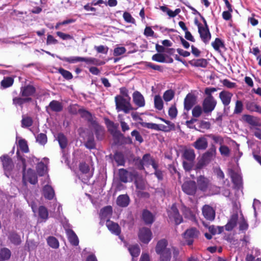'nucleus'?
<instances>
[{
	"label": "nucleus",
	"instance_id": "obj_1",
	"mask_svg": "<svg viewBox=\"0 0 261 261\" xmlns=\"http://www.w3.org/2000/svg\"><path fill=\"white\" fill-rule=\"evenodd\" d=\"M155 252L160 255V261H170L172 253L174 257L178 255V250L175 247L168 245L165 240L159 241L155 247Z\"/></svg>",
	"mask_w": 261,
	"mask_h": 261
},
{
	"label": "nucleus",
	"instance_id": "obj_2",
	"mask_svg": "<svg viewBox=\"0 0 261 261\" xmlns=\"http://www.w3.org/2000/svg\"><path fill=\"white\" fill-rule=\"evenodd\" d=\"M216 147L212 145L211 148L204 153L201 159L197 162L196 167L197 169H201L208 164L216 156Z\"/></svg>",
	"mask_w": 261,
	"mask_h": 261
},
{
	"label": "nucleus",
	"instance_id": "obj_3",
	"mask_svg": "<svg viewBox=\"0 0 261 261\" xmlns=\"http://www.w3.org/2000/svg\"><path fill=\"white\" fill-rule=\"evenodd\" d=\"M130 97L124 98L121 95H117L115 97L116 109L118 112L123 111L125 113H128L133 110V107L130 102Z\"/></svg>",
	"mask_w": 261,
	"mask_h": 261
},
{
	"label": "nucleus",
	"instance_id": "obj_4",
	"mask_svg": "<svg viewBox=\"0 0 261 261\" xmlns=\"http://www.w3.org/2000/svg\"><path fill=\"white\" fill-rule=\"evenodd\" d=\"M217 101L213 96L206 97L202 103V108L205 113H211L215 108Z\"/></svg>",
	"mask_w": 261,
	"mask_h": 261
},
{
	"label": "nucleus",
	"instance_id": "obj_5",
	"mask_svg": "<svg viewBox=\"0 0 261 261\" xmlns=\"http://www.w3.org/2000/svg\"><path fill=\"white\" fill-rule=\"evenodd\" d=\"M197 187L202 191H206L212 186L211 180L204 175H200L197 178Z\"/></svg>",
	"mask_w": 261,
	"mask_h": 261
},
{
	"label": "nucleus",
	"instance_id": "obj_6",
	"mask_svg": "<svg viewBox=\"0 0 261 261\" xmlns=\"http://www.w3.org/2000/svg\"><path fill=\"white\" fill-rule=\"evenodd\" d=\"M199 231L194 228H191L187 230V231L183 234L184 238L189 245L193 244V240L198 237Z\"/></svg>",
	"mask_w": 261,
	"mask_h": 261
},
{
	"label": "nucleus",
	"instance_id": "obj_7",
	"mask_svg": "<svg viewBox=\"0 0 261 261\" xmlns=\"http://www.w3.org/2000/svg\"><path fill=\"white\" fill-rule=\"evenodd\" d=\"M168 216L171 220H173L176 224H179L182 221V218L180 215L175 204H172L168 211Z\"/></svg>",
	"mask_w": 261,
	"mask_h": 261
},
{
	"label": "nucleus",
	"instance_id": "obj_8",
	"mask_svg": "<svg viewBox=\"0 0 261 261\" xmlns=\"http://www.w3.org/2000/svg\"><path fill=\"white\" fill-rule=\"evenodd\" d=\"M60 59L63 61L70 63H75L77 62H85L88 64H93L95 60V59L91 58H83L80 57H63L60 58Z\"/></svg>",
	"mask_w": 261,
	"mask_h": 261
},
{
	"label": "nucleus",
	"instance_id": "obj_9",
	"mask_svg": "<svg viewBox=\"0 0 261 261\" xmlns=\"http://www.w3.org/2000/svg\"><path fill=\"white\" fill-rule=\"evenodd\" d=\"M138 237L141 242L148 243L151 239L152 233L149 228L143 227L140 229Z\"/></svg>",
	"mask_w": 261,
	"mask_h": 261
},
{
	"label": "nucleus",
	"instance_id": "obj_10",
	"mask_svg": "<svg viewBox=\"0 0 261 261\" xmlns=\"http://www.w3.org/2000/svg\"><path fill=\"white\" fill-rule=\"evenodd\" d=\"M152 165L153 169H156L158 167V165L155 162L153 159L150 156L149 154H145L143 156L142 160L140 162V169H143V167L148 166Z\"/></svg>",
	"mask_w": 261,
	"mask_h": 261
},
{
	"label": "nucleus",
	"instance_id": "obj_11",
	"mask_svg": "<svg viewBox=\"0 0 261 261\" xmlns=\"http://www.w3.org/2000/svg\"><path fill=\"white\" fill-rule=\"evenodd\" d=\"M183 191L188 195H194L197 190V186L194 181H188L184 182L182 185Z\"/></svg>",
	"mask_w": 261,
	"mask_h": 261
},
{
	"label": "nucleus",
	"instance_id": "obj_12",
	"mask_svg": "<svg viewBox=\"0 0 261 261\" xmlns=\"http://www.w3.org/2000/svg\"><path fill=\"white\" fill-rule=\"evenodd\" d=\"M27 181L33 185L36 184L38 181L36 175L34 171L31 169H28L27 172H24L23 174V183L26 184Z\"/></svg>",
	"mask_w": 261,
	"mask_h": 261
},
{
	"label": "nucleus",
	"instance_id": "obj_13",
	"mask_svg": "<svg viewBox=\"0 0 261 261\" xmlns=\"http://www.w3.org/2000/svg\"><path fill=\"white\" fill-rule=\"evenodd\" d=\"M198 32L202 40L205 43H207L211 39V35L209 31L208 27H204L201 24L198 25Z\"/></svg>",
	"mask_w": 261,
	"mask_h": 261
},
{
	"label": "nucleus",
	"instance_id": "obj_14",
	"mask_svg": "<svg viewBox=\"0 0 261 261\" xmlns=\"http://www.w3.org/2000/svg\"><path fill=\"white\" fill-rule=\"evenodd\" d=\"M192 146L197 150H204L208 146L207 140L204 137H199L193 143Z\"/></svg>",
	"mask_w": 261,
	"mask_h": 261
},
{
	"label": "nucleus",
	"instance_id": "obj_15",
	"mask_svg": "<svg viewBox=\"0 0 261 261\" xmlns=\"http://www.w3.org/2000/svg\"><path fill=\"white\" fill-rule=\"evenodd\" d=\"M202 214L204 218L210 221H212L215 217V212L212 207L205 205L202 207Z\"/></svg>",
	"mask_w": 261,
	"mask_h": 261
},
{
	"label": "nucleus",
	"instance_id": "obj_16",
	"mask_svg": "<svg viewBox=\"0 0 261 261\" xmlns=\"http://www.w3.org/2000/svg\"><path fill=\"white\" fill-rule=\"evenodd\" d=\"M243 120L253 126H260L261 121L257 117L250 115H244L242 116Z\"/></svg>",
	"mask_w": 261,
	"mask_h": 261
},
{
	"label": "nucleus",
	"instance_id": "obj_17",
	"mask_svg": "<svg viewBox=\"0 0 261 261\" xmlns=\"http://www.w3.org/2000/svg\"><path fill=\"white\" fill-rule=\"evenodd\" d=\"M232 96V93L224 90L219 93V98L224 106H227L230 104Z\"/></svg>",
	"mask_w": 261,
	"mask_h": 261
},
{
	"label": "nucleus",
	"instance_id": "obj_18",
	"mask_svg": "<svg viewBox=\"0 0 261 261\" xmlns=\"http://www.w3.org/2000/svg\"><path fill=\"white\" fill-rule=\"evenodd\" d=\"M196 103V97L192 94H188L184 100V108L187 111L190 110Z\"/></svg>",
	"mask_w": 261,
	"mask_h": 261
},
{
	"label": "nucleus",
	"instance_id": "obj_19",
	"mask_svg": "<svg viewBox=\"0 0 261 261\" xmlns=\"http://www.w3.org/2000/svg\"><path fill=\"white\" fill-rule=\"evenodd\" d=\"M229 175L230 176L232 181L234 185L239 188L242 183V179L241 175L232 169H230L229 170Z\"/></svg>",
	"mask_w": 261,
	"mask_h": 261
},
{
	"label": "nucleus",
	"instance_id": "obj_20",
	"mask_svg": "<svg viewBox=\"0 0 261 261\" xmlns=\"http://www.w3.org/2000/svg\"><path fill=\"white\" fill-rule=\"evenodd\" d=\"M238 217L239 216L237 212L234 213L232 214L229 220L225 226V228L226 230L230 231L237 225Z\"/></svg>",
	"mask_w": 261,
	"mask_h": 261
},
{
	"label": "nucleus",
	"instance_id": "obj_21",
	"mask_svg": "<svg viewBox=\"0 0 261 261\" xmlns=\"http://www.w3.org/2000/svg\"><path fill=\"white\" fill-rule=\"evenodd\" d=\"M133 101L139 107L145 106V99L143 96L138 91H135L133 94Z\"/></svg>",
	"mask_w": 261,
	"mask_h": 261
},
{
	"label": "nucleus",
	"instance_id": "obj_22",
	"mask_svg": "<svg viewBox=\"0 0 261 261\" xmlns=\"http://www.w3.org/2000/svg\"><path fill=\"white\" fill-rule=\"evenodd\" d=\"M106 226L109 230L113 233L116 235H119L120 233L121 229L119 225L114 222L107 220L106 222Z\"/></svg>",
	"mask_w": 261,
	"mask_h": 261
},
{
	"label": "nucleus",
	"instance_id": "obj_23",
	"mask_svg": "<svg viewBox=\"0 0 261 261\" xmlns=\"http://www.w3.org/2000/svg\"><path fill=\"white\" fill-rule=\"evenodd\" d=\"M36 91L34 87L32 85H28L21 88L20 93L22 96L29 97L32 96Z\"/></svg>",
	"mask_w": 261,
	"mask_h": 261
},
{
	"label": "nucleus",
	"instance_id": "obj_24",
	"mask_svg": "<svg viewBox=\"0 0 261 261\" xmlns=\"http://www.w3.org/2000/svg\"><path fill=\"white\" fill-rule=\"evenodd\" d=\"M119 176L121 181L127 182L132 180V174L124 169H120L119 170Z\"/></svg>",
	"mask_w": 261,
	"mask_h": 261
},
{
	"label": "nucleus",
	"instance_id": "obj_25",
	"mask_svg": "<svg viewBox=\"0 0 261 261\" xmlns=\"http://www.w3.org/2000/svg\"><path fill=\"white\" fill-rule=\"evenodd\" d=\"M66 232L70 243L74 246H77L79 241L78 238L74 232L70 229H66Z\"/></svg>",
	"mask_w": 261,
	"mask_h": 261
},
{
	"label": "nucleus",
	"instance_id": "obj_26",
	"mask_svg": "<svg viewBox=\"0 0 261 261\" xmlns=\"http://www.w3.org/2000/svg\"><path fill=\"white\" fill-rule=\"evenodd\" d=\"M43 194L45 198L49 200L52 199L55 196L54 189L49 185H46L44 187Z\"/></svg>",
	"mask_w": 261,
	"mask_h": 261
},
{
	"label": "nucleus",
	"instance_id": "obj_27",
	"mask_svg": "<svg viewBox=\"0 0 261 261\" xmlns=\"http://www.w3.org/2000/svg\"><path fill=\"white\" fill-rule=\"evenodd\" d=\"M142 219L146 224H151L154 221V216L148 210H144L142 213Z\"/></svg>",
	"mask_w": 261,
	"mask_h": 261
},
{
	"label": "nucleus",
	"instance_id": "obj_28",
	"mask_svg": "<svg viewBox=\"0 0 261 261\" xmlns=\"http://www.w3.org/2000/svg\"><path fill=\"white\" fill-rule=\"evenodd\" d=\"M129 202V198L126 195H121L118 197L117 199V204L121 207L127 206Z\"/></svg>",
	"mask_w": 261,
	"mask_h": 261
},
{
	"label": "nucleus",
	"instance_id": "obj_29",
	"mask_svg": "<svg viewBox=\"0 0 261 261\" xmlns=\"http://www.w3.org/2000/svg\"><path fill=\"white\" fill-rule=\"evenodd\" d=\"M183 156L189 161L193 162L195 159L196 154L193 149H186L184 151Z\"/></svg>",
	"mask_w": 261,
	"mask_h": 261
},
{
	"label": "nucleus",
	"instance_id": "obj_30",
	"mask_svg": "<svg viewBox=\"0 0 261 261\" xmlns=\"http://www.w3.org/2000/svg\"><path fill=\"white\" fill-rule=\"evenodd\" d=\"M11 255V251L7 248H3L0 250V261L8 260Z\"/></svg>",
	"mask_w": 261,
	"mask_h": 261
},
{
	"label": "nucleus",
	"instance_id": "obj_31",
	"mask_svg": "<svg viewBox=\"0 0 261 261\" xmlns=\"http://www.w3.org/2000/svg\"><path fill=\"white\" fill-rule=\"evenodd\" d=\"M1 159L5 170H9L12 168V161L8 156L4 155Z\"/></svg>",
	"mask_w": 261,
	"mask_h": 261
},
{
	"label": "nucleus",
	"instance_id": "obj_32",
	"mask_svg": "<svg viewBox=\"0 0 261 261\" xmlns=\"http://www.w3.org/2000/svg\"><path fill=\"white\" fill-rule=\"evenodd\" d=\"M49 107L52 111L55 112H60L63 109V107L61 103L56 100H53L51 101L49 103Z\"/></svg>",
	"mask_w": 261,
	"mask_h": 261
},
{
	"label": "nucleus",
	"instance_id": "obj_33",
	"mask_svg": "<svg viewBox=\"0 0 261 261\" xmlns=\"http://www.w3.org/2000/svg\"><path fill=\"white\" fill-rule=\"evenodd\" d=\"M57 140L62 149H64L66 147L67 145V140L66 137L63 134H59L57 137Z\"/></svg>",
	"mask_w": 261,
	"mask_h": 261
},
{
	"label": "nucleus",
	"instance_id": "obj_34",
	"mask_svg": "<svg viewBox=\"0 0 261 261\" xmlns=\"http://www.w3.org/2000/svg\"><path fill=\"white\" fill-rule=\"evenodd\" d=\"M48 245L51 248L57 249L59 247V243L58 240L54 237H49L47 239Z\"/></svg>",
	"mask_w": 261,
	"mask_h": 261
},
{
	"label": "nucleus",
	"instance_id": "obj_35",
	"mask_svg": "<svg viewBox=\"0 0 261 261\" xmlns=\"http://www.w3.org/2000/svg\"><path fill=\"white\" fill-rule=\"evenodd\" d=\"M112 207L111 206H107L101 210L100 215L102 218H106L112 215Z\"/></svg>",
	"mask_w": 261,
	"mask_h": 261
},
{
	"label": "nucleus",
	"instance_id": "obj_36",
	"mask_svg": "<svg viewBox=\"0 0 261 261\" xmlns=\"http://www.w3.org/2000/svg\"><path fill=\"white\" fill-rule=\"evenodd\" d=\"M36 170L39 176H43L46 173L47 167L44 163L41 162L37 164Z\"/></svg>",
	"mask_w": 261,
	"mask_h": 261
},
{
	"label": "nucleus",
	"instance_id": "obj_37",
	"mask_svg": "<svg viewBox=\"0 0 261 261\" xmlns=\"http://www.w3.org/2000/svg\"><path fill=\"white\" fill-rule=\"evenodd\" d=\"M154 107L158 110H161L163 108V101L162 97L159 95H155L154 98Z\"/></svg>",
	"mask_w": 261,
	"mask_h": 261
},
{
	"label": "nucleus",
	"instance_id": "obj_38",
	"mask_svg": "<svg viewBox=\"0 0 261 261\" xmlns=\"http://www.w3.org/2000/svg\"><path fill=\"white\" fill-rule=\"evenodd\" d=\"M128 250L133 257L138 256L140 252V249L138 245H134L129 247Z\"/></svg>",
	"mask_w": 261,
	"mask_h": 261
},
{
	"label": "nucleus",
	"instance_id": "obj_39",
	"mask_svg": "<svg viewBox=\"0 0 261 261\" xmlns=\"http://www.w3.org/2000/svg\"><path fill=\"white\" fill-rule=\"evenodd\" d=\"M9 239L12 243L16 245L20 244L21 242L20 237L15 233H11Z\"/></svg>",
	"mask_w": 261,
	"mask_h": 261
},
{
	"label": "nucleus",
	"instance_id": "obj_40",
	"mask_svg": "<svg viewBox=\"0 0 261 261\" xmlns=\"http://www.w3.org/2000/svg\"><path fill=\"white\" fill-rule=\"evenodd\" d=\"M206 136L211 138L215 143L219 144L220 145H221L224 142V139L221 136L208 134Z\"/></svg>",
	"mask_w": 261,
	"mask_h": 261
},
{
	"label": "nucleus",
	"instance_id": "obj_41",
	"mask_svg": "<svg viewBox=\"0 0 261 261\" xmlns=\"http://www.w3.org/2000/svg\"><path fill=\"white\" fill-rule=\"evenodd\" d=\"M14 82L13 79L11 77H7L1 82V86L4 88H7L11 86Z\"/></svg>",
	"mask_w": 261,
	"mask_h": 261
},
{
	"label": "nucleus",
	"instance_id": "obj_42",
	"mask_svg": "<svg viewBox=\"0 0 261 261\" xmlns=\"http://www.w3.org/2000/svg\"><path fill=\"white\" fill-rule=\"evenodd\" d=\"M39 215L41 219L46 220L48 216L47 208L44 206H40L39 207Z\"/></svg>",
	"mask_w": 261,
	"mask_h": 261
},
{
	"label": "nucleus",
	"instance_id": "obj_43",
	"mask_svg": "<svg viewBox=\"0 0 261 261\" xmlns=\"http://www.w3.org/2000/svg\"><path fill=\"white\" fill-rule=\"evenodd\" d=\"M85 146L89 149H93L95 148V144L94 142V137L92 134L88 136L87 141L85 144Z\"/></svg>",
	"mask_w": 261,
	"mask_h": 261
},
{
	"label": "nucleus",
	"instance_id": "obj_44",
	"mask_svg": "<svg viewBox=\"0 0 261 261\" xmlns=\"http://www.w3.org/2000/svg\"><path fill=\"white\" fill-rule=\"evenodd\" d=\"M32 101V98L30 97L20 98L15 97L13 98V102L14 105H21L24 102H29Z\"/></svg>",
	"mask_w": 261,
	"mask_h": 261
},
{
	"label": "nucleus",
	"instance_id": "obj_45",
	"mask_svg": "<svg viewBox=\"0 0 261 261\" xmlns=\"http://www.w3.org/2000/svg\"><path fill=\"white\" fill-rule=\"evenodd\" d=\"M207 65L206 60L204 59H199L194 61L193 65L196 67H206Z\"/></svg>",
	"mask_w": 261,
	"mask_h": 261
},
{
	"label": "nucleus",
	"instance_id": "obj_46",
	"mask_svg": "<svg viewBox=\"0 0 261 261\" xmlns=\"http://www.w3.org/2000/svg\"><path fill=\"white\" fill-rule=\"evenodd\" d=\"M33 120L30 117L23 116L21 120V126L23 127H27L32 125Z\"/></svg>",
	"mask_w": 261,
	"mask_h": 261
},
{
	"label": "nucleus",
	"instance_id": "obj_47",
	"mask_svg": "<svg viewBox=\"0 0 261 261\" xmlns=\"http://www.w3.org/2000/svg\"><path fill=\"white\" fill-rule=\"evenodd\" d=\"M174 96V92L172 90H168L165 91L163 95V98L166 101L171 100Z\"/></svg>",
	"mask_w": 261,
	"mask_h": 261
},
{
	"label": "nucleus",
	"instance_id": "obj_48",
	"mask_svg": "<svg viewBox=\"0 0 261 261\" xmlns=\"http://www.w3.org/2000/svg\"><path fill=\"white\" fill-rule=\"evenodd\" d=\"M243 110V104L241 100H237L235 104V108L233 113L239 114L241 113Z\"/></svg>",
	"mask_w": 261,
	"mask_h": 261
},
{
	"label": "nucleus",
	"instance_id": "obj_49",
	"mask_svg": "<svg viewBox=\"0 0 261 261\" xmlns=\"http://www.w3.org/2000/svg\"><path fill=\"white\" fill-rule=\"evenodd\" d=\"M200 106H195L192 110V115L194 117H199L202 113L203 110Z\"/></svg>",
	"mask_w": 261,
	"mask_h": 261
},
{
	"label": "nucleus",
	"instance_id": "obj_50",
	"mask_svg": "<svg viewBox=\"0 0 261 261\" xmlns=\"http://www.w3.org/2000/svg\"><path fill=\"white\" fill-rule=\"evenodd\" d=\"M181 211L182 212L183 214L185 215V217L188 218L189 219L193 218V214L191 211L188 207H187L185 205H182L181 207Z\"/></svg>",
	"mask_w": 261,
	"mask_h": 261
},
{
	"label": "nucleus",
	"instance_id": "obj_51",
	"mask_svg": "<svg viewBox=\"0 0 261 261\" xmlns=\"http://www.w3.org/2000/svg\"><path fill=\"white\" fill-rule=\"evenodd\" d=\"M115 161L118 165H123L124 163V160L122 154L121 153H116L114 156Z\"/></svg>",
	"mask_w": 261,
	"mask_h": 261
},
{
	"label": "nucleus",
	"instance_id": "obj_52",
	"mask_svg": "<svg viewBox=\"0 0 261 261\" xmlns=\"http://www.w3.org/2000/svg\"><path fill=\"white\" fill-rule=\"evenodd\" d=\"M18 145L20 149L24 152H28L29 151V148L27 143V141L24 139H20L18 141Z\"/></svg>",
	"mask_w": 261,
	"mask_h": 261
},
{
	"label": "nucleus",
	"instance_id": "obj_53",
	"mask_svg": "<svg viewBox=\"0 0 261 261\" xmlns=\"http://www.w3.org/2000/svg\"><path fill=\"white\" fill-rule=\"evenodd\" d=\"M36 141L40 144L44 145L47 142V137L45 134L40 133L36 137Z\"/></svg>",
	"mask_w": 261,
	"mask_h": 261
},
{
	"label": "nucleus",
	"instance_id": "obj_54",
	"mask_svg": "<svg viewBox=\"0 0 261 261\" xmlns=\"http://www.w3.org/2000/svg\"><path fill=\"white\" fill-rule=\"evenodd\" d=\"M212 45L216 50L218 51L221 47L224 46V44L222 41L219 38H217L215 39L214 42L212 43Z\"/></svg>",
	"mask_w": 261,
	"mask_h": 261
},
{
	"label": "nucleus",
	"instance_id": "obj_55",
	"mask_svg": "<svg viewBox=\"0 0 261 261\" xmlns=\"http://www.w3.org/2000/svg\"><path fill=\"white\" fill-rule=\"evenodd\" d=\"M152 59L153 61L164 63L165 62L166 59L165 56L161 54H156L152 57Z\"/></svg>",
	"mask_w": 261,
	"mask_h": 261
},
{
	"label": "nucleus",
	"instance_id": "obj_56",
	"mask_svg": "<svg viewBox=\"0 0 261 261\" xmlns=\"http://www.w3.org/2000/svg\"><path fill=\"white\" fill-rule=\"evenodd\" d=\"M118 125L114 123L112 121H109L108 122V128L109 130L112 134H115L117 132Z\"/></svg>",
	"mask_w": 261,
	"mask_h": 261
},
{
	"label": "nucleus",
	"instance_id": "obj_57",
	"mask_svg": "<svg viewBox=\"0 0 261 261\" xmlns=\"http://www.w3.org/2000/svg\"><path fill=\"white\" fill-rule=\"evenodd\" d=\"M79 113L80 114L82 117L85 118L88 121L91 120L92 116L89 112L85 110L81 109Z\"/></svg>",
	"mask_w": 261,
	"mask_h": 261
},
{
	"label": "nucleus",
	"instance_id": "obj_58",
	"mask_svg": "<svg viewBox=\"0 0 261 261\" xmlns=\"http://www.w3.org/2000/svg\"><path fill=\"white\" fill-rule=\"evenodd\" d=\"M59 72L67 80H70L72 78V75L69 71L61 68L59 69Z\"/></svg>",
	"mask_w": 261,
	"mask_h": 261
},
{
	"label": "nucleus",
	"instance_id": "obj_59",
	"mask_svg": "<svg viewBox=\"0 0 261 261\" xmlns=\"http://www.w3.org/2000/svg\"><path fill=\"white\" fill-rule=\"evenodd\" d=\"M81 109L76 105H71L68 107L69 112L72 114H76L78 112L80 113Z\"/></svg>",
	"mask_w": 261,
	"mask_h": 261
},
{
	"label": "nucleus",
	"instance_id": "obj_60",
	"mask_svg": "<svg viewBox=\"0 0 261 261\" xmlns=\"http://www.w3.org/2000/svg\"><path fill=\"white\" fill-rule=\"evenodd\" d=\"M219 151L222 155L228 156L230 153V150L229 148L225 145H220L219 148Z\"/></svg>",
	"mask_w": 261,
	"mask_h": 261
},
{
	"label": "nucleus",
	"instance_id": "obj_61",
	"mask_svg": "<svg viewBox=\"0 0 261 261\" xmlns=\"http://www.w3.org/2000/svg\"><path fill=\"white\" fill-rule=\"evenodd\" d=\"M123 17L125 21L128 23H134L135 22V19L133 18L130 13L127 12H125L123 13Z\"/></svg>",
	"mask_w": 261,
	"mask_h": 261
},
{
	"label": "nucleus",
	"instance_id": "obj_62",
	"mask_svg": "<svg viewBox=\"0 0 261 261\" xmlns=\"http://www.w3.org/2000/svg\"><path fill=\"white\" fill-rule=\"evenodd\" d=\"M168 114L171 118H174L176 117L177 110L175 106H172L169 110Z\"/></svg>",
	"mask_w": 261,
	"mask_h": 261
},
{
	"label": "nucleus",
	"instance_id": "obj_63",
	"mask_svg": "<svg viewBox=\"0 0 261 261\" xmlns=\"http://www.w3.org/2000/svg\"><path fill=\"white\" fill-rule=\"evenodd\" d=\"M142 126L144 127L151 128L154 130H158V124L155 123L143 122L142 123Z\"/></svg>",
	"mask_w": 261,
	"mask_h": 261
},
{
	"label": "nucleus",
	"instance_id": "obj_64",
	"mask_svg": "<svg viewBox=\"0 0 261 261\" xmlns=\"http://www.w3.org/2000/svg\"><path fill=\"white\" fill-rule=\"evenodd\" d=\"M126 51V49L124 47H118L115 48L114 50V55L115 56H120Z\"/></svg>",
	"mask_w": 261,
	"mask_h": 261
}]
</instances>
